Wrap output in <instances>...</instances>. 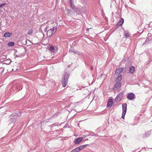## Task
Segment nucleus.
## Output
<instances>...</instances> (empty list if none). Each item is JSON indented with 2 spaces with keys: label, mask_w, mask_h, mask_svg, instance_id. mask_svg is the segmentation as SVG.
I'll return each mask as SVG.
<instances>
[{
  "label": "nucleus",
  "mask_w": 152,
  "mask_h": 152,
  "mask_svg": "<svg viewBox=\"0 0 152 152\" xmlns=\"http://www.w3.org/2000/svg\"><path fill=\"white\" fill-rule=\"evenodd\" d=\"M87 146V145L80 146L72 150L70 152H78L83 149L84 147Z\"/></svg>",
  "instance_id": "obj_4"
},
{
  "label": "nucleus",
  "mask_w": 152,
  "mask_h": 152,
  "mask_svg": "<svg viewBox=\"0 0 152 152\" xmlns=\"http://www.w3.org/2000/svg\"><path fill=\"white\" fill-rule=\"evenodd\" d=\"M72 9L75 12H80V10L79 8L76 7L75 6L73 8H72Z\"/></svg>",
  "instance_id": "obj_14"
},
{
  "label": "nucleus",
  "mask_w": 152,
  "mask_h": 152,
  "mask_svg": "<svg viewBox=\"0 0 152 152\" xmlns=\"http://www.w3.org/2000/svg\"><path fill=\"white\" fill-rule=\"evenodd\" d=\"M14 43L12 42H10L8 43V45L9 46H13L14 45Z\"/></svg>",
  "instance_id": "obj_17"
},
{
  "label": "nucleus",
  "mask_w": 152,
  "mask_h": 152,
  "mask_svg": "<svg viewBox=\"0 0 152 152\" xmlns=\"http://www.w3.org/2000/svg\"><path fill=\"white\" fill-rule=\"evenodd\" d=\"M108 102H109V103H111V104H113V100L112 99H110L109 101H108Z\"/></svg>",
  "instance_id": "obj_21"
},
{
  "label": "nucleus",
  "mask_w": 152,
  "mask_h": 152,
  "mask_svg": "<svg viewBox=\"0 0 152 152\" xmlns=\"http://www.w3.org/2000/svg\"><path fill=\"white\" fill-rule=\"evenodd\" d=\"M147 39H146V41H147Z\"/></svg>",
  "instance_id": "obj_30"
},
{
  "label": "nucleus",
  "mask_w": 152,
  "mask_h": 152,
  "mask_svg": "<svg viewBox=\"0 0 152 152\" xmlns=\"http://www.w3.org/2000/svg\"><path fill=\"white\" fill-rule=\"evenodd\" d=\"M67 12L69 13L70 14L72 12V11L70 10H69V9H67Z\"/></svg>",
  "instance_id": "obj_20"
},
{
  "label": "nucleus",
  "mask_w": 152,
  "mask_h": 152,
  "mask_svg": "<svg viewBox=\"0 0 152 152\" xmlns=\"http://www.w3.org/2000/svg\"><path fill=\"white\" fill-rule=\"evenodd\" d=\"M135 71V68L133 66H131L129 67V72L131 73H133Z\"/></svg>",
  "instance_id": "obj_12"
},
{
  "label": "nucleus",
  "mask_w": 152,
  "mask_h": 152,
  "mask_svg": "<svg viewBox=\"0 0 152 152\" xmlns=\"http://www.w3.org/2000/svg\"><path fill=\"white\" fill-rule=\"evenodd\" d=\"M112 104L108 102L107 103V106L108 107H110L112 106Z\"/></svg>",
  "instance_id": "obj_19"
},
{
  "label": "nucleus",
  "mask_w": 152,
  "mask_h": 152,
  "mask_svg": "<svg viewBox=\"0 0 152 152\" xmlns=\"http://www.w3.org/2000/svg\"><path fill=\"white\" fill-rule=\"evenodd\" d=\"M127 97L128 99L131 100L135 98V96L133 93H131L128 94Z\"/></svg>",
  "instance_id": "obj_5"
},
{
  "label": "nucleus",
  "mask_w": 152,
  "mask_h": 152,
  "mask_svg": "<svg viewBox=\"0 0 152 152\" xmlns=\"http://www.w3.org/2000/svg\"><path fill=\"white\" fill-rule=\"evenodd\" d=\"M123 112L121 118L124 119L127 110V104L126 103L122 105Z\"/></svg>",
  "instance_id": "obj_3"
},
{
  "label": "nucleus",
  "mask_w": 152,
  "mask_h": 152,
  "mask_svg": "<svg viewBox=\"0 0 152 152\" xmlns=\"http://www.w3.org/2000/svg\"><path fill=\"white\" fill-rule=\"evenodd\" d=\"M33 33V30H30L27 32V34L28 35H31Z\"/></svg>",
  "instance_id": "obj_18"
},
{
  "label": "nucleus",
  "mask_w": 152,
  "mask_h": 152,
  "mask_svg": "<svg viewBox=\"0 0 152 152\" xmlns=\"http://www.w3.org/2000/svg\"><path fill=\"white\" fill-rule=\"evenodd\" d=\"M103 76V75L102 74L101 75V76Z\"/></svg>",
  "instance_id": "obj_29"
},
{
  "label": "nucleus",
  "mask_w": 152,
  "mask_h": 152,
  "mask_svg": "<svg viewBox=\"0 0 152 152\" xmlns=\"http://www.w3.org/2000/svg\"><path fill=\"white\" fill-rule=\"evenodd\" d=\"M122 79V75H120L119 76H118L116 79V81H118L119 82H120V81Z\"/></svg>",
  "instance_id": "obj_15"
},
{
  "label": "nucleus",
  "mask_w": 152,
  "mask_h": 152,
  "mask_svg": "<svg viewBox=\"0 0 152 152\" xmlns=\"http://www.w3.org/2000/svg\"><path fill=\"white\" fill-rule=\"evenodd\" d=\"M125 36L126 37H128L129 36V33H126L125 34Z\"/></svg>",
  "instance_id": "obj_25"
},
{
  "label": "nucleus",
  "mask_w": 152,
  "mask_h": 152,
  "mask_svg": "<svg viewBox=\"0 0 152 152\" xmlns=\"http://www.w3.org/2000/svg\"><path fill=\"white\" fill-rule=\"evenodd\" d=\"M124 22V19L122 18H121L119 20V22L118 23V26H121Z\"/></svg>",
  "instance_id": "obj_11"
},
{
  "label": "nucleus",
  "mask_w": 152,
  "mask_h": 152,
  "mask_svg": "<svg viewBox=\"0 0 152 152\" xmlns=\"http://www.w3.org/2000/svg\"><path fill=\"white\" fill-rule=\"evenodd\" d=\"M68 74L65 72L61 80L62 85L63 87H65L66 86L68 82Z\"/></svg>",
  "instance_id": "obj_1"
},
{
  "label": "nucleus",
  "mask_w": 152,
  "mask_h": 152,
  "mask_svg": "<svg viewBox=\"0 0 152 152\" xmlns=\"http://www.w3.org/2000/svg\"><path fill=\"white\" fill-rule=\"evenodd\" d=\"M123 69L122 68H119L117 69L116 70L115 72V75L116 76L120 74L123 71Z\"/></svg>",
  "instance_id": "obj_8"
},
{
  "label": "nucleus",
  "mask_w": 152,
  "mask_h": 152,
  "mask_svg": "<svg viewBox=\"0 0 152 152\" xmlns=\"http://www.w3.org/2000/svg\"><path fill=\"white\" fill-rule=\"evenodd\" d=\"M115 87V88H119L121 87V83L120 82H117L114 86Z\"/></svg>",
  "instance_id": "obj_10"
},
{
  "label": "nucleus",
  "mask_w": 152,
  "mask_h": 152,
  "mask_svg": "<svg viewBox=\"0 0 152 152\" xmlns=\"http://www.w3.org/2000/svg\"><path fill=\"white\" fill-rule=\"evenodd\" d=\"M124 94L123 93H119L115 99V100L120 101L121 99L123 97Z\"/></svg>",
  "instance_id": "obj_6"
},
{
  "label": "nucleus",
  "mask_w": 152,
  "mask_h": 152,
  "mask_svg": "<svg viewBox=\"0 0 152 152\" xmlns=\"http://www.w3.org/2000/svg\"><path fill=\"white\" fill-rule=\"evenodd\" d=\"M83 139L82 137H79L75 140L74 142L75 144H78Z\"/></svg>",
  "instance_id": "obj_9"
},
{
  "label": "nucleus",
  "mask_w": 152,
  "mask_h": 152,
  "mask_svg": "<svg viewBox=\"0 0 152 152\" xmlns=\"http://www.w3.org/2000/svg\"><path fill=\"white\" fill-rule=\"evenodd\" d=\"M81 8H82V9H83V12H85V11H86V10H86L85 9H83V7H81Z\"/></svg>",
  "instance_id": "obj_26"
},
{
  "label": "nucleus",
  "mask_w": 152,
  "mask_h": 152,
  "mask_svg": "<svg viewBox=\"0 0 152 152\" xmlns=\"http://www.w3.org/2000/svg\"><path fill=\"white\" fill-rule=\"evenodd\" d=\"M56 31V28L55 27L48 30L47 32V36L50 37H51L52 35L54 34Z\"/></svg>",
  "instance_id": "obj_2"
},
{
  "label": "nucleus",
  "mask_w": 152,
  "mask_h": 152,
  "mask_svg": "<svg viewBox=\"0 0 152 152\" xmlns=\"http://www.w3.org/2000/svg\"><path fill=\"white\" fill-rule=\"evenodd\" d=\"M73 0H69V2L70 3V4L73 3Z\"/></svg>",
  "instance_id": "obj_24"
},
{
  "label": "nucleus",
  "mask_w": 152,
  "mask_h": 152,
  "mask_svg": "<svg viewBox=\"0 0 152 152\" xmlns=\"http://www.w3.org/2000/svg\"><path fill=\"white\" fill-rule=\"evenodd\" d=\"M70 6L72 8H73V7L75 6V5L73 3L70 4Z\"/></svg>",
  "instance_id": "obj_23"
},
{
  "label": "nucleus",
  "mask_w": 152,
  "mask_h": 152,
  "mask_svg": "<svg viewBox=\"0 0 152 152\" xmlns=\"http://www.w3.org/2000/svg\"><path fill=\"white\" fill-rule=\"evenodd\" d=\"M20 86V87H21V86ZM22 88L21 87V88H18V89L19 90H21L22 89Z\"/></svg>",
  "instance_id": "obj_27"
},
{
  "label": "nucleus",
  "mask_w": 152,
  "mask_h": 152,
  "mask_svg": "<svg viewBox=\"0 0 152 152\" xmlns=\"http://www.w3.org/2000/svg\"><path fill=\"white\" fill-rule=\"evenodd\" d=\"M12 34V33H11L6 32L4 34V37H9L11 36Z\"/></svg>",
  "instance_id": "obj_13"
},
{
  "label": "nucleus",
  "mask_w": 152,
  "mask_h": 152,
  "mask_svg": "<svg viewBox=\"0 0 152 152\" xmlns=\"http://www.w3.org/2000/svg\"><path fill=\"white\" fill-rule=\"evenodd\" d=\"M5 3H2L0 4V8L5 5Z\"/></svg>",
  "instance_id": "obj_22"
},
{
  "label": "nucleus",
  "mask_w": 152,
  "mask_h": 152,
  "mask_svg": "<svg viewBox=\"0 0 152 152\" xmlns=\"http://www.w3.org/2000/svg\"><path fill=\"white\" fill-rule=\"evenodd\" d=\"M50 51L53 53H54L55 52L54 48L53 46H50Z\"/></svg>",
  "instance_id": "obj_16"
},
{
  "label": "nucleus",
  "mask_w": 152,
  "mask_h": 152,
  "mask_svg": "<svg viewBox=\"0 0 152 152\" xmlns=\"http://www.w3.org/2000/svg\"><path fill=\"white\" fill-rule=\"evenodd\" d=\"M69 52L70 53H76L78 54L79 53V52L75 50L72 48L71 47L69 50Z\"/></svg>",
  "instance_id": "obj_7"
},
{
  "label": "nucleus",
  "mask_w": 152,
  "mask_h": 152,
  "mask_svg": "<svg viewBox=\"0 0 152 152\" xmlns=\"http://www.w3.org/2000/svg\"><path fill=\"white\" fill-rule=\"evenodd\" d=\"M20 115V114H18V116H19V115Z\"/></svg>",
  "instance_id": "obj_28"
}]
</instances>
